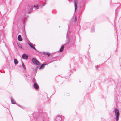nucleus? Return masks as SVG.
Masks as SVG:
<instances>
[{"label": "nucleus", "mask_w": 121, "mask_h": 121, "mask_svg": "<svg viewBox=\"0 0 121 121\" xmlns=\"http://www.w3.org/2000/svg\"><path fill=\"white\" fill-rule=\"evenodd\" d=\"M114 111L115 113V116L116 117L115 118L116 120V121H118L119 120V110L117 109H116Z\"/></svg>", "instance_id": "nucleus-1"}, {"label": "nucleus", "mask_w": 121, "mask_h": 121, "mask_svg": "<svg viewBox=\"0 0 121 121\" xmlns=\"http://www.w3.org/2000/svg\"><path fill=\"white\" fill-rule=\"evenodd\" d=\"M32 60L33 64H36L37 65L39 64V61L36 59L34 58H33L32 59Z\"/></svg>", "instance_id": "nucleus-2"}, {"label": "nucleus", "mask_w": 121, "mask_h": 121, "mask_svg": "<svg viewBox=\"0 0 121 121\" xmlns=\"http://www.w3.org/2000/svg\"><path fill=\"white\" fill-rule=\"evenodd\" d=\"M22 58L24 59H27L28 58V56L26 54H23L22 56Z\"/></svg>", "instance_id": "nucleus-3"}, {"label": "nucleus", "mask_w": 121, "mask_h": 121, "mask_svg": "<svg viewBox=\"0 0 121 121\" xmlns=\"http://www.w3.org/2000/svg\"><path fill=\"white\" fill-rule=\"evenodd\" d=\"M78 2L77 0H74V4L75 11L77 9V3Z\"/></svg>", "instance_id": "nucleus-4"}, {"label": "nucleus", "mask_w": 121, "mask_h": 121, "mask_svg": "<svg viewBox=\"0 0 121 121\" xmlns=\"http://www.w3.org/2000/svg\"><path fill=\"white\" fill-rule=\"evenodd\" d=\"M33 87L35 89H37L39 88V86L37 83H35L33 85Z\"/></svg>", "instance_id": "nucleus-5"}, {"label": "nucleus", "mask_w": 121, "mask_h": 121, "mask_svg": "<svg viewBox=\"0 0 121 121\" xmlns=\"http://www.w3.org/2000/svg\"><path fill=\"white\" fill-rule=\"evenodd\" d=\"M61 120V117L59 116H57L56 119V121H60Z\"/></svg>", "instance_id": "nucleus-6"}, {"label": "nucleus", "mask_w": 121, "mask_h": 121, "mask_svg": "<svg viewBox=\"0 0 121 121\" xmlns=\"http://www.w3.org/2000/svg\"><path fill=\"white\" fill-rule=\"evenodd\" d=\"M48 64V63H45V64H43L41 66H40V69H43L45 65H47Z\"/></svg>", "instance_id": "nucleus-7"}, {"label": "nucleus", "mask_w": 121, "mask_h": 121, "mask_svg": "<svg viewBox=\"0 0 121 121\" xmlns=\"http://www.w3.org/2000/svg\"><path fill=\"white\" fill-rule=\"evenodd\" d=\"M28 44L32 48H33L35 50H36V49L34 47L33 45L31 43H29Z\"/></svg>", "instance_id": "nucleus-8"}, {"label": "nucleus", "mask_w": 121, "mask_h": 121, "mask_svg": "<svg viewBox=\"0 0 121 121\" xmlns=\"http://www.w3.org/2000/svg\"><path fill=\"white\" fill-rule=\"evenodd\" d=\"M11 101L12 102V103L13 104H16V102L15 101V100L12 98H11Z\"/></svg>", "instance_id": "nucleus-9"}, {"label": "nucleus", "mask_w": 121, "mask_h": 121, "mask_svg": "<svg viewBox=\"0 0 121 121\" xmlns=\"http://www.w3.org/2000/svg\"><path fill=\"white\" fill-rule=\"evenodd\" d=\"M18 40L20 41H22V39L21 37V35H19L18 36Z\"/></svg>", "instance_id": "nucleus-10"}, {"label": "nucleus", "mask_w": 121, "mask_h": 121, "mask_svg": "<svg viewBox=\"0 0 121 121\" xmlns=\"http://www.w3.org/2000/svg\"><path fill=\"white\" fill-rule=\"evenodd\" d=\"M64 46L63 45H62V46L60 50V52H62L63 51L64 49Z\"/></svg>", "instance_id": "nucleus-11"}, {"label": "nucleus", "mask_w": 121, "mask_h": 121, "mask_svg": "<svg viewBox=\"0 0 121 121\" xmlns=\"http://www.w3.org/2000/svg\"><path fill=\"white\" fill-rule=\"evenodd\" d=\"M14 63L15 65H16L18 63V61L17 60V59H14Z\"/></svg>", "instance_id": "nucleus-12"}, {"label": "nucleus", "mask_w": 121, "mask_h": 121, "mask_svg": "<svg viewBox=\"0 0 121 121\" xmlns=\"http://www.w3.org/2000/svg\"><path fill=\"white\" fill-rule=\"evenodd\" d=\"M18 45L20 49H22V45H21V44H18Z\"/></svg>", "instance_id": "nucleus-13"}, {"label": "nucleus", "mask_w": 121, "mask_h": 121, "mask_svg": "<svg viewBox=\"0 0 121 121\" xmlns=\"http://www.w3.org/2000/svg\"><path fill=\"white\" fill-rule=\"evenodd\" d=\"M32 82H33V83L34 84L35 83H37L36 82V80L34 78H33L32 79Z\"/></svg>", "instance_id": "nucleus-14"}, {"label": "nucleus", "mask_w": 121, "mask_h": 121, "mask_svg": "<svg viewBox=\"0 0 121 121\" xmlns=\"http://www.w3.org/2000/svg\"><path fill=\"white\" fill-rule=\"evenodd\" d=\"M22 66L23 68H24V69H26V67L25 66L23 63L22 62Z\"/></svg>", "instance_id": "nucleus-15"}, {"label": "nucleus", "mask_w": 121, "mask_h": 121, "mask_svg": "<svg viewBox=\"0 0 121 121\" xmlns=\"http://www.w3.org/2000/svg\"><path fill=\"white\" fill-rule=\"evenodd\" d=\"M30 10H32V7L31 6L30 7Z\"/></svg>", "instance_id": "nucleus-16"}, {"label": "nucleus", "mask_w": 121, "mask_h": 121, "mask_svg": "<svg viewBox=\"0 0 121 121\" xmlns=\"http://www.w3.org/2000/svg\"><path fill=\"white\" fill-rule=\"evenodd\" d=\"M46 54L48 55V56H49L50 55V54L48 53H46Z\"/></svg>", "instance_id": "nucleus-17"}, {"label": "nucleus", "mask_w": 121, "mask_h": 121, "mask_svg": "<svg viewBox=\"0 0 121 121\" xmlns=\"http://www.w3.org/2000/svg\"><path fill=\"white\" fill-rule=\"evenodd\" d=\"M38 5L35 6V5H34V7H38Z\"/></svg>", "instance_id": "nucleus-18"}, {"label": "nucleus", "mask_w": 121, "mask_h": 121, "mask_svg": "<svg viewBox=\"0 0 121 121\" xmlns=\"http://www.w3.org/2000/svg\"><path fill=\"white\" fill-rule=\"evenodd\" d=\"M74 22H75L76 21V18L75 17L74 19Z\"/></svg>", "instance_id": "nucleus-19"}, {"label": "nucleus", "mask_w": 121, "mask_h": 121, "mask_svg": "<svg viewBox=\"0 0 121 121\" xmlns=\"http://www.w3.org/2000/svg\"><path fill=\"white\" fill-rule=\"evenodd\" d=\"M95 68H97L98 67V66H97V65H96L95 66Z\"/></svg>", "instance_id": "nucleus-20"}]
</instances>
